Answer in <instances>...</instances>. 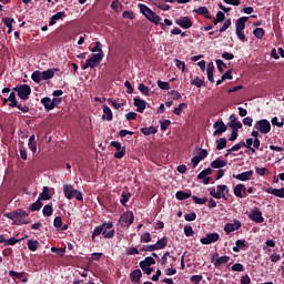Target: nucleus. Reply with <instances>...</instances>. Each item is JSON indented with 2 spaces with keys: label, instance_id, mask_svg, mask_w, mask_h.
<instances>
[{
  "label": "nucleus",
  "instance_id": "1",
  "mask_svg": "<svg viewBox=\"0 0 284 284\" xmlns=\"http://www.w3.org/2000/svg\"><path fill=\"white\" fill-rule=\"evenodd\" d=\"M138 6L140 9V12L145 16V19H148V21H151V23H154L155 26H159V23H161V17H159V14L152 11V9H150L148 6L142 3Z\"/></svg>",
  "mask_w": 284,
  "mask_h": 284
},
{
  "label": "nucleus",
  "instance_id": "2",
  "mask_svg": "<svg viewBox=\"0 0 284 284\" xmlns=\"http://www.w3.org/2000/svg\"><path fill=\"white\" fill-rule=\"evenodd\" d=\"M210 195L213 196V199H224V201H227L226 194L230 193V189L227 185L222 184L217 185L216 187L209 189Z\"/></svg>",
  "mask_w": 284,
  "mask_h": 284
},
{
  "label": "nucleus",
  "instance_id": "3",
  "mask_svg": "<svg viewBox=\"0 0 284 284\" xmlns=\"http://www.w3.org/2000/svg\"><path fill=\"white\" fill-rule=\"evenodd\" d=\"M63 192H64L65 199H68L69 201L72 199H75L77 201L83 200V193H81V191L72 187V185H68V184L64 185Z\"/></svg>",
  "mask_w": 284,
  "mask_h": 284
},
{
  "label": "nucleus",
  "instance_id": "4",
  "mask_svg": "<svg viewBox=\"0 0 284 284\" xmlns=\"http://www.w3.org/2000/svg\"><path fill=\"white\" fill-rule=\"evenodd\" d=\"M13 92H17L19 99H22V101H28L30 94H32V89L28 84H20L13 88Z\"/></svg>",
  "mask_w": 284,
  "mask_h": 284
},
{
  "label": "nucleus",
  "instance_id": "5",
  "mask_svg": "<svg viewBox=\"0 0 284 284\" xmlns=\"http://www.w3.org/2000/svg\"><path fill=\"white\" fill-rule=\"evenodd\" d=\"M101 61H103V53H93L91 54V58H89L82 65V70H88V68H97Z\"/></svg>",
  "mask_w": 284,
  "mask_h": 284
},
{
  "label": "nucleus",
  "instance_id": "6",
  "mask_svg": "<svg viewBox=\"0 0 284 284\" xmlns=\"http://www.w3.org/2000/svg\"><path fill=\"white\" fill-rule=\"evenodd\" d=\"M255 130H258L261 134H270L272 124L266 119L260 120L254 125Z\"/></svg>",
  "mask_w": 284,
  "mask_h": 284
},
{
  "label": "nucleus",
  "instance_id": "7",
  "mask_svg": "<svg viewBox=\"0 0 284 284\" xmlns=\"http://www.w3.org/2000/svg\"><path fill=\"white\" fill-rule=\"evenodd\" d=\"M30 214L23 210H17V219L16 222H12V225H28L30 221H27Z\"/></svg>",
  "mask_w": 284,
  "mask_h": 284
},
{
  "label": "nucleus",
  "instance_id": "8",
  "mask_svg": "<svg viewBox=\"0 0 284 284\" xmlns=\"http://www.w3.org/2000/svg\"><path fill=\"white\" fill-rule=\"evenodd\" d=\"M119 221L123 227H130V225L134 223V213L131 211L125 212L123 215H121Z\"/></svg>",
  "mask_w": 284,
  "mask_h": 284
},
{
  "label": "nucleus",
  "instance_id": "9",
  "mask_svg": "<svg viewBox=\"0 0 284 284\" xmlns=\"http://www.w3.org/2000/svg\"><path fill=\"white\" fill-rule=\"evenodd\" d=\"M176 26H180V28H183V30H190L192 28L193 23L190 17H181L175 19Z\"/></svg>",
  "mask_w": 284,
  "mask_h": 284
},
{
  "label": "nucleus",
  "instance_id": "10",
  "mask_svg": "<svg viewBox=\"0 0 284 284\" xmlns=\"http://www.w3.org/2000/svg\"><path fill=\"white\" fill-rule=\"evenodd\" d=\"M219 239V233H209L205 237H202L200 242L202 243V245H212V243H216Z\"/></svg>",
  "mask_w": 284,
  "mask_h": 284
},
{
  "label": "nucleus",
  "instance_id": "11",
  "mask_svg": "<svg viewBox=\"0 0 284 284\" xmlns=\"http://www.w3.org/2000/svg\"><path fill=\"white\" fill-rule=\"evenodd\" d=\"M233 194H235L237 199H245V196H247V187H245L243 184H237L233 189Z\"/></svg>",
  "mask_w": 284,
  "mask_h": 284
},
{
  "label": "nucleus",
  "instance_id": "12",
  "mask_svg": "<svg viewBox=\"0 0 284 284\" xmlns=\"http://www.w3.org/2000/svg\"><path fill=\"white\" fill-rule=\"evenodd\" d=\"M236 230H241V221L239 220H234V223H226L224 225V232H226V234L236 232Z\"/></svg>",
  "mask_w": 284,
  "mask_h": 284
},
{
  "label": "nucleus",
  "instance_id": "13",
  "mask_svg": "<svg viewBox=\"0 0 284 284\" xmlns=\"http://www.w3.org/2000/svg\"><path fill=\"white\" fill-rule=\"evenodd\" d=\"M214 128V136H219L220 134H223V132H227V125H225V123L223 121H217L213 124Z\"/></svg>",
  "mask_w": 284,
  "mask_h": 284
},
{
  "label": "nucleus",
  "instance_id": "14",
  "mask_svg": "<svg viewBox=\"0 0 284 284\" xmlns=\"http://www.w3.org/2000/svg\"><path fill=\"white\" fill-rule=\"evenodd\" d=\"M112 227H113L112 222L104 223L102 226H97L93 230L92 239L99 236L100 234H103V230H112Z\"/></svg>",
  "mask_w": 284,
  "mask_h": 284
},
{
  "label": "nucleus",
  "instance_id": "15",
  "mask_svg": "<svg viewBox=\"0 0 284 284\" xmlns=\"http://www.w3.org/2000/svg\"><path fill=\"white\" fill-rule=\"evenodd\" d=\"M248 217L251 221H254V223H263V221H265L263 213L258 209L253 210Z\"/></svg>",
  "mask_w": 284,
  "mask_h": 284
},
{
  "label": "nucleus",
  "instance_id": "16",
  "mask_svg": "<svg viewBox=\"0 0 284 284\" xmlns=\"http://www.w3.org/2000/svg\"><path fill=\"white\" fill-rule=\"evenodd\" d=\"M210 174H212V170L207 168L199 173L197 179L203 180L204 185H210Z\"/></svg>",
  "mask_w": 284,
  "mask_h": 284
},
{
  "label": "nucleus",
  "instance_id": "17",
  "mask_svg": "<svg viewBox=\"0 0 284 284\" xmlns=\"http://www.w3.org/2000/svg\"><path fill=\"white\" fill-rule=\"evenodd\" d=\"M229 120H230L229 128H231L232 130H241V128H243V123L239 121V118H236V115L231 114Z\"/></svg>",
  "mask_w": 284,
  "mask_h": 284
},
{
  "label": "nucleus",
  "instance_id": "18",
  "mask_svg": "<svg viewBox=\"0 0 284 284\" xmlns=\"http://www.w3.org/2000/svg\"><path fill=\"white\" fill-rule=\"evenodd\" d=\"M211 262L214 264V267H220L222 265H225V263H230V256L223 255L217 258L212 256Z\"/></svg>",
  "mask_w": 284,
  "mask_h": 284
},
{
  "label": "nucleus",
  "instance_id": "19",
  "mask_svg": "<svg viewBox=\"0 0 284 284\" xmlns=\"http://www.w3.org/2000/svg\"><path fill=\"white\" fill-rule=\"evenodd\" d=\"M248 18L247 17H241L235 22V31H244L245 30V23H247Z\"/></svg>",
  "mask_w": 284,
  "mask_h": 284
},
{
  "label": "nucleus",
  "instance_id": "20",
  "mask_svg": "<svg viewBox=\"0 0 284 284\" xmlns=\"http://www.w3.org/2000/svg\"><path fill=\"white\" fill-rule=\"evenodd\" d=\"M266 193L272 194L273 196H277L278 199H284V187L282 189L268 187L266 190Z\"/></svg>",
  "mask_w": 284,
  "mask_h": 284
},
{
  "label": "nucleus",
  "instance_id": "21",
  "mask_svg": "<svg viewBox=\"0 0 284 284\" xmlns=\"http://www.w3.org/2000/svg\"><path fill=\"white\" fill-rule=\"evenodd\" d=\"M254 176V171H246L235 175L237 181H250Z\"/></svg>",
  "mask_w": 284,
  "mask_h": 284
},
{
  "label": "nucleus",
  "instance_id": "22",
  "mask_svg": "<svg viewBox=\"0 0 284 284\" xmlns=\"http://www.w3.org/2000/svg\"><path fill=\"white\" fill-rule=\"evenodd\" d=\"M134 105L136 109V112H140V114H143L144 110H145V100H141L139 98L134 99Z\"/></svg>",
  "mask_w": 284,
  "mask_h": 284
},
{
  "label": "nucleus",
  "instance_id": "23",
  "mask_svg": "<svg viewBox=\"0 0 284 284\" xmlns=\"http://www.w3.org/2000/svg\"><path fill=\"white\" fill-rule=\"evenodd\" d=\"M225 165H227V161L221 159L211 162V168H213V170H220V168H225Z\"/></svg>",
  "mask_w": 284,
  "mask_h": 284
},
{
  "label": "nucleus",
  "instance_id": "24",
  "mask_svg": "<svg viewBox=\"0 0 284 284\" xmlns=\"http://www.w3.org/2000/svg\"><path fill=\"white\" fill-rule=\"evenodd\" d=\"M102 119H103V121H112L113 115H112V109H110V106H108V105L103 106Z\"/></svg>",
  "mask_w": 284,
  "mask_h": 284
},
{
  "label": "nucleus",
  "instance_id": "25",
  "mask_svg": "<svg viewBox=\"0 0 284 284\" xmlns=\"http://www.w3.org/2000/svg\"><path fill=\"white\" fill-rule=\"evenodd\" d=\"M206 74L210 83H214V63H209L206 67Z\"/></svg>",
  "mask_w": 284,
  "mask_h": 284
},
{
  "label": "nucleus",
  "instance_id": "26",
  "mask_svg": "<svg viewBox=\"0 0 284 284\" xmlns=\"http://www.w3.org/2000/svg\"><path fill=\"white\" fill-rule=\"evenodd\" d=\"M196 14H202V17H205V19H212V16H210V10L207 7H200L194 10Z\"/></svg>",
  "mask_w": 284,
  "mask_h": 284
},
{
  "label": "nucleus",
  "instance_id": "27",
  "mask_svg": "<svg viewBox=\"0 0 284 284\" xmlns=\"http://www.w3.org/2000/svg\"><path fill=\"white\" fill-rule=\"evenodd\" d=\"M141 276H142L141 270H134L130 274V280L132 281V283H140Z\"/></svg>",
  "mask_w": 284,
  "mask_h": 284
},
{
  "label": "nucleus",
  "instance_id": "28",
  "mask_svg": "<svg viewBox=\"0 0 284 284\" xmlns=\"http://www.w3.org/2000/svg\"><path fill=\"white\" fill-rule=\"evenodd\" d=\"M245 247H247V242L245 240H237L233 247V252H241V250H245Z\"/></svg>",
  "mask_w": 284,
  "mask_h": 284
},
{
  "label": "nucleus",
  "instance_id": "29",
  "mask_svg": "<svg viewBox=\"0 0 284 284\" xmlns=\"http://www.w3.org/2000/svg\"><path fill=\"white\" fill-rule=\"evenodd\" d=\"M39 199L41 201H50V199H52V195H50V187L43 186L42 193L39 195Z\"/></svg>",
  "mask_w": 284,
  "mask_h": 284
},
{
  "label": "nucleus",
  "instance_id": "30",
  "mask_svg": "<svg viewBox=\"0 0 284 284\" xmlns=\"http://www.w3.org/2000/svg\"><path fill=\"white\" fill-rule=\"evenodd\" d=\"M41 103L44 105L48 112H50V110H54V102L50 98H43Z\"/></svg>",
  "mask_w": 284,
  "mask_h": 284
},
{
  "label": "nucleus",
  "instance_id": "31",
  "mask_svg": "<svg viewBox=\"0 0 284 284\" xmlns=\"http://www.w3.org/2000/svg\"><path fill=\"white\" fill-rule=\"evenodd\" d=\"M192 196V193H187L184 191H178L175 193V197L178 199V201H185L186 199H190Z\"/></svg>",
  "mask_w": 284,
  "mask_h": 284
},
{
  "label": "nucleus",
  "instance_id": "32",
  "mask_svg": "<svg viewBox=\"0 0 284 284\" xmlns=\"http://www.w3.org/2000/svg\"><path fill=\"white\" fill-rule=\"evenodd\" d=\"M63 17H65V12H58L55 14H53L49 21V26H54V23H57V21H59V19H63Z\"/></svg>",
  "mask_w": 284,
  "mask_h": 284
},
{
  "label": "nucleus",
  "instance_id": "33",
  "mask_svg": "<svg viewBox=\"0 0 284 284\" xmlns=\"http://www.w3.org/2000/svg\"><path fill=\"white\" fill-rule=\"evenodd\" d=\"M154 246L155 250H165V247L168 246V237H162L154 244Z\"/></svg>",
  "mask_w": 284,
  "mask_h": 284
},
{
  "label": "nucleus",
  "instance_id": "34",
  "mask_svg": "<svg viewBox=\"0 0 284 284\" xmlns=\"http://www.w3.org/2000/svg\"><path fill=\"white\" fill-rule=\"evenodd\" d=\"M29 149L31 150V152L34 154L37 153V138L34 135H31L29 138Z\"/></svg>",
  "mask_w": 284,
  "mask_h": 284
},
{
  "label": "nucleus",
  "instance_id": "35",
  "mask_svg": "<svg viewBox=\"0 0 284 284\" xmlns=\"http://www.w3.org/2000/svg\"><path fill=\"white\" fill-rule=\"evenodd\" d=\"M27 245L30 252H37L39 250V241L28 240Z\"/></svg>",
  "mask_w": 284,
  "mask_h": 284
},
{
  "label": "nucleus",
  "instance_id": "36",
  "mask_svg": "<svg viewBox=\"0 0 284 284\" xmlns=\"http://www.w3.org/2000/svg\"><path fill=\"white\" fill-rule=\"evenodd\" d=\"M42 81H48L49 79H52L54 77V70L48 69L45 71H42Z\"/></svg>",
  "mask_w": 284,
  "mask_h": 284
},
{
  "label": "nucleus",
  "instance_id": "37",
  "mask_svg": "<svg viewBox=\"0 0 284 284\" xmlns=\"http://www.w3.org/2000/svg\"><path fill=\"white\" fill-rule=\"evenodd\" d=\"M31 79H32V81H34V83H41V81H43V75H42L41 71H34L31 74Z\"/></svg>",
  "mask_w": 284,
  "mask_h": 284
},
{
  "label": "nucleus",
  "instance_id": "38",
  "mask_svg": "<svg viewBox=\"0 0 284 284\" xmlns=\"http://www.w3.org/2000/svg\"><path fill=\"white\" fill-rule=\"evenodd\" d=\"M140 132L144 134L145 136H150V134H156V128L150 126V128H142L140 129Z\"/></svg>",
  "mask_w": 284,
  "mask_h": 284
},
{
  "label": "nucleus",
  "instance_id": "39",
  "mask_svg": "<svg viewBox=\"0 0 284 284\" xmlns=\"http://www.w3.org/2000/svg\"><path fill=\"white\" fill-rule=\"evenodd\" d=\"M227 148V140L225 138H221L216 141V150H225Z\"/></svg>",
  "mask_w": 284,
  "mask_h": 284
},
{
  "label": "nucleus",
  "instance_id": "40",
  "mask_svg": "<svg viewBox=\"0 0 284 284\" xmlns=\"http://www.w3.org/2000/svg\"><path fill=\"white\" fill-rule=\"evenodd\" d=\"M155 264H156V261L152 256L145 257V260L140 262V265H142L144 267H145V265L150 267V265H155Z\"/></svg>",
  "mask_w": 284,
  "mask_h": 284
},
{
  "label": "nucleus",
  "instance_id": "41",
  "mask_svg": "<svg viewBox=\"0 0 284 284\" xmlns=\"http://www.w3.org/2000/svg\"><path fill=\"white\" fill-rule=\"evenodd\" d=\"M8 101H10V103H9L10 108H17V105H19L17 102V94L14 92L10 93Z\"/></svg>",
  "mask_w": 284,
  "mask_h": 284
},
{
  "label": "nucleus",
  "instance_id": "42",
  "mask_svg": "<svg viewBox=\"0 0 284 284\" xmlns=\"http://www.w3.org/2000/svg\"><path fill=\"white\" fill-rule=\"evenodd\" d=\"M244 142H240L235 145H233L231 149L227 150V153L225 154V156H230V154H232V152H239V150H241V148H243Z\"/></svg>",
  "mask_w": 284,
  "mask_h": 284
},
{
  "label": "nucleus",
  "instance_id": "43",
  "mask_svg": "<svg viewBox=\"0 0 284 284\" xmlns=\"http://www.w3.org/2000/svg\"><path fill=\"white\" fill-rule=\"evenodd\" d=\"M102 236L104 237V239H113L114 237V230H112V229H103V231H102Z\"/></svg>",
  "mask_w": 284,
  "mask_h": 284
},
{
  "label": "nucleus",
  "instance_id": "44",
  "mask_svg": "<svg viewBox=\"0 0 284 284\" xmlns=\"http://www.w3.org/2000/svg\"><path fill=\"white\" fill-rule=\"evenodd\" d=\"M41 207H43V203L39 199L38 201H36L34 203L31 204V212H39V210H41Z\"/></svg>",
  "mask_w": 284,
  "mask_h": 284
},
{
  "label": "nucleus",
  "instance_id": "45",
  "mask_svg": "<svg viewBox=\"0 0 284 284\" xmlns=\"http://www.w3.org/2000/svg\"><path fill=\"white\" fill-rule=\"evenodd\" d=\"M254 37H256V39H263V37H265V30H263V28H256L253 31Z\"/></svg>",
  "mask_w": 284,
  "mask_h": 284
},
{
  "label": "nucleus",
  "instance_id": "46",
  "mask_svg": "<svg viewBox=\"0 0 284 284\" xmlns=\"http://www.w3.org/2000/svg\"><path fill=\"white\" fill-rule=\"evenodd\" d=\"M12 23H14V19L12 18H7L4 20V26L8 28V34H12Z\"/></svg>",
  "mask_w": 284,
  "mask_h": 284
},
{
  "label": "nucleus",
  "instance_id": "47",
  "mask_svg": "<svg viewBox=\"0 0 284 284\" xmlns=\"http://www.w3.org/2000/svg\"><path fill=\"white\" fill-rule=\"evenodd\" d=\"M254 143V140L252 138L246 139V142H244L243 148H247V150H251V152H256V149L252 148Z\"/></svg>",
  "mask_w": 284,
  "mask_h": 284
},
{
  "label": "nucleus",
  "instance_id": "48",
  "mask_svg": "<svg viewBox=\"0 0 284 284\" xmlns=\"http://www.w3.org/2000/svg\"><path fill=\"white\" fill-rule=\"evenodd\" d=\"M130 196H131L130 192H128V191L122 192V194H121L122 199L120 200L122 205H125V203H128V201H130Z\"/></svg>",
  "mask_w": 284,
  "mask_h": 284
},
{
  "label": "nucleus",
  "instance_id": "49",
  "mask_svg": "<svg viewBox=\"0 0 284 284\" xmlns=\"http://www.w3.org/2000/svg\"><path fill=\"white\" fill-rule=\"evenodd\" d=\"M138 89L142 94H145V97H150V89L145 84L140 83Z\"/></svg>",
  "mask_w": 284,
  "mask_h": 284
},
{
  "label": "nucleus",
  "instance_id": "50",
  "mask_svg": "<svg viewBox=\"0 0 284 284\" xmlns=\"http://www.w3.org/2000/svg\"><path fill=\"white\" fill-rule=\"evenodd\" d=\"M203 83L205 82L199 77L191 81V85H195V88H203Z\"/></svg>",
  "mask_w": 284,
  "mask_h": 284
},
{
  "label": "nucleus",
  "instance_id": "51",
  "mask_svg": "<svg viewBox=\"0 0 284 284\" xmlns=\"http://www.w3.org/2000/svg\"><path fill=\"white\" fill-rule=\"evenodd\" d=\"M232 272H245V266L241 263H235L232 265Z\"/></svg>",
  "mask_w": 284,
  "mask_h": 284
},
{
  "label": "nucleus",
  "instance_id": "52",
  "mask_svg": "<svg viewBox=\"0 0 284 284\" xmlns=\"http://www.w3.org/2000/svg\"><path fill=\"white\" fill-rule=\"evenodd\" d=\"M42 214L44 216H52V206L50 204H47L43 206Z\"/></svg>",
  "mask_w": 284,
  "mask_h": 284
},
{
  "label": "nucleus",
  "instance_id": "53",
  "mask_svg": "<svg viewBox=\"0 0 284 284\" xmlns=\"http://www.w3.org/2000/svg\"><path fill=\"white\" fill-rule=\"evenodd\" d=\"M158 87L160 90H170V82H163L161 80H158Z\"/></svg>",
  "mask_w": 284,
  "mask_h": 284
},
{
  "label": "nucleus",
  "instance_id": "54",
  "mask_svg": "<svg viewBox=\"0 0 284 284\" xmlns=\"http://www.w3.org/2000/svg\"><path fill=\"white\" fill-rule=\"evenodd\" d=\"M109 103L115 108V110H119L120 108H123V103H119L115 99H108Z\"/></svg>",
  "mask_w": 284,
  "mask_h": 284
},
{
  "label": "nucleus",
  "instance_id": "55",
  "mask_svg": "<svg viewBox=\"0 0 284 284\" xmlns=\"http://www.w3.org/2000/svg\"><path fill=\"white\" fill-rule=\"evenodd\" d=\"M3 216H6V219H10L11 221H13V223H16L17 221V211L10 212V213H4Z\"/></svg>",
  "mask_w": 284,
  "mask_h": 284
},
{
  "label": "nucleus",
  "instance_id": "56",
  "mask_svg": "<svg viewBox=\"0 0 284 284\" xmlns=\"http://www.w3.org/2000/svg\"><path fill=\"white\" fill-rule=\"evenodd\" d=\"M155 6L160 9L163 10V12H168L170 10V4H166L165 2H158Z\"/></svg>",
  "mask_w": 284,
  "mask_h": 284
},
{
  "label": "nucleus",
  "instance_id": "57",
  "mask_svg": "<svg viewBox=\"0 0 284 284\" xmlns=\"http://www.w3.org/2000/svg\"><path fill=\"white\" fill-rule=\"evenodd\" d=\"M183 108H187L186 103H181L179 104L178 108L174 109V114H176V116L181 115V112H183Z\"/></svg>",
  "mask_w": 284,
  "mask_h": 284
},
{
  "label": "nucleus",
  "instance_id": "58",
  "mask_svg": "<svg viewBox=\"0 0 284 284\" xmlns=\"http://www.w3.org/2000/svg\"><path fill=\"white\" fill-rule=\"evenodd\" d=\"M111 8L112 10H114L115 12H121V2H119V0H115L111 3Z\"/></svg>",
  "mask_w": 284,
  "mask_h": 284
},
{
  "label": "nucleus",
  "instance_id": "59",
  "mask_svg": "<svg viewBox=\"0 0 284 284\" xmlns=\"http://www.w3.org/2000/svg\"><path fill=\"white\" fill-rule=\"evenodd\" d=\"M125 156V148H121L120 150H116L114 158L115 159H123Z\"/></svg>",
  "mask_w": 284,
  "mask_h": 284
},
{
  "label": "nucleus",
  "instance_id": "60",
  "mask_svg": "<svg viewBox=\"0 0 284 284\" xmlns=\"http://www.w3.org/2000/svg\"><path fill=\"white\" fill-rule=\"evenodd\" d=\"M184 234L185 236H194V230L192 229L191 225L184 226Z\"/></svg>",
  "mask_w": 284,
  "mask_h": 284
},
{
  "label": "nucleus",
  "instance_id": "61",
  "mask_svg": "<svg viewBox=\"0 0 284 284\" xmlns=\"http://www.w3.org/2000/svg\"><path fill=\"white\" fill-rule=\"evenodd\" d=\"M231 26H232V20L231 19L225 20L223 26L220 28V32H225V30H227Z\"/></svg>",
  "mask_w": 284,
  "mask_h": 284
},
{
  "label": "nucleus",
  "instance_id": "62",
  "mask_svg": "<svg viewBox=\"0 0 284 284\" xmlns=\"http://www.w3.org/2000/svg\"><path fill=\"white\" fill-rule=\"evenodd\" d=\"M197 156L201 161H203V159H206L207 158V150L205 149H199V152H197Z\"/></svg>",
  "mask_w": 284,
  "mask_h": 284
},
{
  "label": "nucleus",
  "instance_id": "63",
  "mask_svg": "<svg viewBox=\"0 0 284 284\" xmlns=\"http://www.w3.org/2000/svg\"><path fill=\"white\" fill-rule=\"evenodd\" d=\"M91 52H98V54H103V49H101V42H95V45L93 47Z\"/></svg>",
  "mask_w": 284,
  "mask_h": 284
},
{
  "label": "nucleus",
  "instance_id": "64",
  "mask_svg": "<svg viewBox=\"0 0 284 284\" xmlns=\"http://www.w3.org/2000/svg\"><path fill=\"white\" fill-rule=\"evenodd\" d=\"M152 241V237H150V233H144L141 235V243H150Z\"/></svg>",
  "mask_w": 284,
  "mask_h": 284
}]
</instances>
